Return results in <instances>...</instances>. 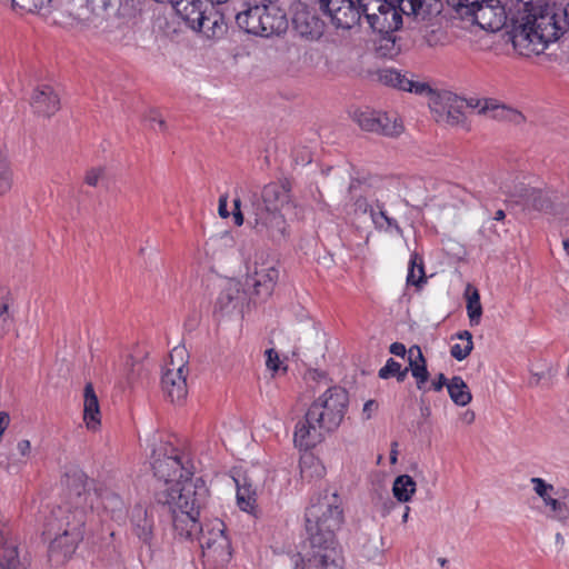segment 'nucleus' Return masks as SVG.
Instances as JSON below:
<instances>
[{
    "instance_id": "nucleus-1",
    "label": "nucleus",
    "mask_w": 569,
    "mask_h": 569,
    "mask_svg": "<svg viewBox=\"0 0 569 569\" xmlns=\"http://www.w3.org/2000/svg\"><path fill=\"white\" fill-rule=\"evenodd\" d=\"M305 519L308 547L299 569H342L336 540L343 522L340 497L328 491L320 495L307 508Z\"/></svg>"
},
{
    "instance_id": "nucleus-2",
    "label": "nucleus",
    "mask_w": 569,
    "mask_h": 569,
    "mask_svg": "<svg viewBox=\"0 0 569 569\" xmlns=\"http://www.w3.org/2000/svg\"><path fill=\"white\" fill-rule=\"evenodd\" d=\"M87 480V476L80 470L66 475V485L70 496L74 498V508L60 506L53 509L46 525V533L51 538L49 556L56 561L69 558L83 539L90 496Z\"/></svg>"
},
{
    "instance_id": "nucleus-3",
    "label": "nucleus",
    "mask_w": 569,
    "mask_h": 569,
    "mask_svg": "<svg viewBox=\"0 0 569 569\" xmlns=\"http://www.w3.org/2000/svg\"><path fill=\"white\" fill-rule=\"evenodd\" d=\"M506 6L513 21L511 41L522 56L542 53L563 33V27L547 0H508Z\"/></svg>"
},
{
    "instance_id": "nucleus-4",
    "label": "nucleus",
    "mask_w": 569,
    "mask_h": 569,
    "mask_svg": "<svg viewBox=\"0 0 569 569\" xmlns=\"http://www.w3.org/2000/svg\"><path fill=\"white\" fill-rule=\"evenodd\" d=\"M348 403V392L343 388H328L297 423L293 435L296 446L307 450L321 442L326 433L337 430L345 418Z\"/></svg>"
},
{
    "instance_id": "nucleus-5",
    "label": "nucleus",
    "mask_w": 569,
    "mask_h": 569,
    "mask_svg": "<svg viewBox=\"0 0 569 569\" xmlns=\"http://www.w3.org/2000/svg\"><path fill=\"white\" fill-rule=\"evenodd\" d=\"M234 19L246 33L266 38L286 32L289 26L286 9L269 2L247 4Z\"/></svg>"
},
{
    "instance_id": "nucleus-6",
    "label": "nucleus",
    "mask_w": 569,
    "mask_h": 569,
    "mask_svg": "<svg viewBox=\"0 0 569 569\" xmlns=\"http://www.w3.org/2000/svg\"><path fill=\"white\" fill-rule=\"evenodd\" d=\"M151 466L154 476L164 482L166 488L174 485L178 479L193 476V466L186 455L168 442H162L152 449Z\"/></svg>"
},
{
    "instance_id": "nucleus-7",
    "label": "nucleus",
    "mask_w": 569,
    "mask_h": 569,
    "mask_svg": "<svg viewBox=\"0 0 569 569\" xmlns=\"http://www.w3.org/2000/svg\"><path fill=\"white\" fill-rule=\"evenodd\" d=\"M208 488L201 478L187 476L178 479L174 485L168 486L160 493V501L174 509L200 510L207 501Z\"/></svg>"
},
{
    "instance_id": "nucleus-8",
    "label": "nucleus",
    "mask_w": 569,
    "mask_h": 569,
    "mask_svg": "<svg viewBox=\"0 0 569 569\" xmlns=\"http://www.w3.org/2000/svg\"><path fill=\"white\" fill-rule=\"evenodd\" d=\"M530 483L541 500L540 511L546 519L569 528V489L555 487L539 477H532Z\"/></svg>"
},
{
    "instance_id": "nucleus-9",
    "label": "nucleus",
    "mask_w": 569,
    "mask_h": 569,
    "mask_svg": "<svg viewBox=\"0 0 569 569\" xmlns=\"http://www.w3.org/2000/svg\"><path fill=\"white\" fill-rule=\"evenodd\" d=\"M246 284L257 296L269 297L279 278L277 261L266 251L258 250L244 260Z\"/></svg>"
},
{
    "instance_id": "nucleus-10",
    "label": "nucleus",
    "mask_w": 569,
    "mask_h": 569,
    "mask_svg": "<svg viewBox=\"0 0 569 569\" xmlns=\"http://www.w3.org/2000/svg\"><path fill=\"white\" fill-rule=\"evenodd\" d=\"M361 18L369 27L383 36H391L402 26L400 2L389 0H359Z\"/></svg>"
},
{
    "instance_id": "nucleus-11",
    "label": "nucleus",
    "mask_w": 569,
    "mask_h": 569,
    "mask_svg": "<svg viewBox=\"0 0 569 569\" xmlns=\"http://www.w3.org/2000/svg\"><path fill=\"white\" fill-rule=\"evenodd\" d=\"M198 540L202 556L208 562L216 567H223L230 561L232 557L231 542L221 520L214 519L206 523Z\"/></svg>"
},
{
    "instance_id": "nucleus-12",
    "label": "nucleus",
    "mask_w": 569,
    "mask_h": 569,
    "mask_svg": "<svg viewBox=\"0 0 569 569\" xmlns=\"http://www.w3.org/2000/svg\"><path fill=\"white\" fill-rule=\"evenodd\" d=\"M249 223L256 234L280 244L289 238L288 223L279 210L268 209L263 203H251Z\"/></svg>"
},
{
    "instance_id": "nucleus-13",
    "label": "nucleus",
    "mask_w": 569,
    "mask_h": 569,
    "mask_svg": "<svg viewBox=\"0 0 569 569\" xmlns=\"http://www.w3.org/2000/svg\"><path fill=\"white\" fill-rule=\"evenodd\" d=\"M184 356L186 350L183 348H174L161 378L162 391L172 403H181L188 395L187 376L189 368Z\"/></svg>"
},
{
    "instance_id": "nucleus-14",
    "label": "nucleus",
    "mask_w": 569,
    "mask_h": 569,
    "mask_svg": "<svg viewBox=\"0 0 569 569\" xmlns=\"http://www.w3.org/2000/svg\"><path fill=\"white\" fill-rule=\"evenodd\" d=\"M430 108L437 122L451 127H463L469 130V127L467 126V118L463 112L466 108V99L460 98L450 91H445L431 99Z\"/></svg>"
},
{
    "instance_id": "nucleus-15",
    "label": "nucleus",
    "mask_w": 569,
    "mask_h": 569,
    "mask_svg": "<svg viewBox=\"0 0 569 569\" xmlns=\"http://www.w3.org/2000/svg\"><path fill=\"white\" fill-rule=\"evenodd\" d=\"M318 2L336 28L348 30L361 20L359 0H318Z\"/></svg>"
},
{
    "instance_id": "nucleus-16",
    "label": "nucleus",
    "mask_w": 569,
    "mask_h": 569,
    "mask_svg": "<svg viewBox=\"0 0 569 569\" xmlns=\"http://www.w3.org/2000/svg\"><path fill=\"white\" fill-rule=\"evenodd\" d=\"M356 121L365 131L389 137L399 136L403 131V126L396 114L367 110L357 113Z\"/></svg>"
},
{
    "instance_id": "nucleus-17",
    "label": "nucleus",
    "mask_w": 569,
    "mask_h": 569,
    "mask_svg": "<svg viewBox=\"0 0 569 569\" xmlns=\"http://www.w3.org/2000/svg\"><path fill=\"white\" fill-rule=\"evenodd\" d=\"M507 14L500 0H481L471 18L481 29L495 32L505 26Z\"/></svg>"
},
{
    "instance_id": "nucleus-18",
    "label": "nucleus",
    "mask_w": 569,
    "mask_h": 569,
    "mask_svg": "<svg viewBox=\"0 0 569 569\" xmlns=\"http://www.w3.org/2000/svg\"><path fill=\"white\" fill-rule=\"evenodd\" d=\"M292 24L301 38L310 41L320 39L326 28L319 16L302 3L295 8Z\"/></svg>"
},
{
    "instance_id": "nucleus-19",
    "label": "nucleus",
    "mask_w": 569,
    "mask_h": 569,
    "mask_svg": "<svg viewBox=\"0 0 569 569\" xmlns=\"http://www.w3.org/2000/svg\"><path fill=\"white\" fill-rule=\"evenodd\" d=\"M172 512V526L174 535L180 540L198 539L202 532V525L199 521L200 510L198 509H174Z\"/></svg>"
},
{
    "instance_id": "nucleus-20",
    "label": "nucleus",
    "mask_w": 569,
    "mask_h": 569,
    "mask_svg": "<svg viewBox=\"0 0 569 569\" xmlns=\"http://www.w3.org/2000/svg\"><path fill=\"white\" fill-rule=\"evenodd\" d=\"M518 197L527 208L557 213L556 200L557 194L548 189H538L533 187H521Z\"/></svg>"
},
{
    "instance_id": "nucleus-21",
    "label": "nucleus",
    "mask_w": 569,
    "mask_h": 569,
    "mask_svg": "<svg viewBox=\"0 0 569 569\" xmlns=\"http://www.w3.org/2000/svg\"><path fill=\"white\" fill-rule=\"evenodd\" d=\"M378 79L386 86L418 94L431 91L427 83L415 80L412 74L411 77H408L407 73H401L399 70L391 68L379 70Z\"/></svg>"
},
{
    "instance_id": "nucleus-22",
    "label": "nucleus",
    "mask_w": 569,
    "mask_h": 569,
    "mask_svg": "<svg viewBox=\"0 0 569 569\" xmlns=\"http://www.w3.org/2000/svg\"><path fill=\"white\" fill-rule=\"evenodd\" d=\"M212 7V4L203 0H176L173 2L177 14L190 29H193L196 26H201L204 13Z\"/></svg>"
},
{
    "instance_id": "nucleus-23",
    "label": "nucleus",
    "mask_w": 569,
    "mask_h": 569,
    "mask_svg": "<svg viewBox=\"0 0 569 569\" xmlns=\"http://www.w3.org/2000/svg\"><path fill=\"white\" fill-rule=\"evenodd\" d=\"M31 107L40 117H51L60 109V99L47 84L38 87L31 97Z\"/></svg>"
},
{
    "instance_id": "nucleus-24",
    "label": "nucleus",
    "mask_w": 569,
    "mask_h": 569,
    "mask_svg": "<svg viewBox=\"0 0 569 569\" xmlns=\"http://www.w3.org/2000/svg\"><path fill=\"white\" fill-rule=\"evenodd\" d=\"M192 30L202 33L209 40L221 39L228 30L224 16L213 7L204 13L201 26H196Z\"/></svg>"
},
{
    "instance_id": "nucleus-25",
    "label": "nucleus",
    "mask_w": 569,
    "mask_h": 569,
    "mask_svg": "<svg viewBox=\"0 0 569 569\" xmlns=\"http://www.w3.org/2000/svg\"><path fill=\"white\" fill-rule=\"evenodd\" d=\"M401 16H413L418 20H426L441 11L439 0H400Z\"/></svg>"
},
{
    "instance_id": "nucleus-26",
    "label": "nucleus",
    "mask_w": 569,
    "mask_h": 569,
    "mask_svg": "<svg viewBox=\"0 0 569 569\" xmlns=\"http://www.w3.org/2000/svg\"><path fill=\"white\" fill-rule=\"evenodd\" d=\"M289 200L288 190L279 183L267 184L260 198H256L251 203H263L268 209L279 210Z\"/></svg>"
},
{
    "instance_id": "nucleus-27",
    "label": "nucleus",
    "mask_w": 569,
    "mask_h": 569,
    "mask_svg": "<svg viewBox=\"0 0 569 569\" xmlns=\"http://www.w3.org/2000/svg\"><path fill=\"white\" fill-rule=\"evenodd\" d=\"M244 291L239 280L229 279L221 290L217 305L222 311H230L243 299Z\"/></svg>"
},
{
    "instance_id": "nucleus-28",
    "label": "nucleus",
    "mask_w": 569,
    "mask_h": 569,
    "mask_svg": "<svg viewBox=\"0 0 569 569\" xmlns=\"http://www.w3.org/2000/svg\"><path fill=\"white\" fill-rule=\"evenodd\" d=\"M408 369L411 371L412 377L417 380V388L419 390H423L425 385L429 379V371L427 369L426 359L419 346L415 345L408 350Z\"/></svg>"
},
{
    "instance_id": "nucleus-29",
    "label": "nucleus",
    "mask_w": 569,
    "mask_h": 569,
    "mask_svg": "<svg viewBox=\"0 0 569 569\" xmlns=\"http://www.w3.org/2000/svg\"><path fill=\"white\" fill-rule=\"evenodd\" d=\"M8 528L0 519V569H23L17 548L7 541Z\"/></svg>"
},
{
    "instance_id": "nucleus-30",
    "label": "nucleus",
    "mask_w": 569,
    "mask_h": 569,
    "mask_svg": "<svg viewBox=\"0 0 569 569\" xmlns=\"http://www.w3.org/2000/svg\"><path fill=\"white\" fill-rule=\"evenodd\" d=\"M83 398V419L89 429H96L100 425V407L91 382L84 386Z\"/></svg>"
},
{
    "instance_id": "nucleus-31",
    "label": "nucleus",
    "mask_w": 569,
    "mask_h": 569,
    "mask_svg": "<svg viewBox=\"0 0 569 569\" xmlns=\"http://www.w3.org/2000/svg\"><path fill=\"white\" fill-rule=\"evenodd\" d=\"M100 501L103 510L117 521L123 520L127 513V502L124 499L111 489H104L100 492Z\"/></svg>"
},
{
    "instance_id": "nucleus-32",
    "label": "nucleus",
    "mask_w": 569,
    "mask_h": 569,
    "mask_svg": "<svg viewBox=\"0 0 569 569\" xmlns=\"http://www.w3.org/2000/svg\"><path fill=\"white\" fill-rule=\"evenodd\" d=\"M132 525L136 536L146 545H151L153 537V520L148 511L138 507L133 510Z\"/></svg>"
},
{
    "instance_id": "nucleus-33",
    "label": "nucleus",
    "mask_w": 569,
    "mask_h": 569,
    "mask_svg": "<svg viewBox=\"0 0 569 569\" xmlns=\"http://www.w3.org/2000/svg\"><path fill=\"white\" fill-rule=\"evenodd\" d=\"M147 357V352L137 350L133 353L127 356L123 366V376L128 383H133L138 379L147 375V367L143 363V359Z\"/></svg>"
},
{
    "instance_id": "nucleus-34",
    "label": "nucleus",
    "mask_w": 569,
    "mask_h": 569,
    "mask_svg": "<svg viewBox=\"0 0 569 569\" xmlns=\"http://www.w3.org/2000/svg\"><path fill=\"white\" fill-rule=\"evenodd\" d=\"M487 110L488 113L486 117L489 119L507 121L515 124H520L525 121V117L520 111L508 106L500 104L495 99H492L491 104Z\"/></svg>"
},
{
    "instance_id": "nucleus-35",
    "label": "nucleus",
    "mask_w": 569,
    "mask_h": 569,
    "mask_svg": "<svg viewBox=\"0 0 569 569\" xmlns=\"http://www.w3.org/2000/svg\"><path fill=\"white\" fill-rule=\"evenodd\" d=\"M300 473L309 481L320 479L326 475V468L315 455L306 452L300 458Z\"/></svg>"
},
{
    "instance_id": "nucleus-36",
    "label": "nucleus",
    "mask_w": 569,
    "mask_h": 569,
    "mask_svg": "<svg viewBox=\"0 0 569 569\" xmlns=\"http://www.w3.org/2000/svg\"><path fill=\"white\" fill-rule=\"evenodd\" d=\"M370 217L376 229L385 232L395 230L398 234H402V229L398 222L387 214L383 204L379 201L375 208H371Z\"/></svg>"
},
{
    "instance_id": "nucleus-37",
    "label": "nucleus",
    "mask_w": 569,
    "mask_h": 569,
    "mask_svg": "<svg viewBox=\"0 0 569 569\" xmlns=\"http://www.w3.org/2000/svg\"><path fill=\"white\" fill-rule=\"evenodd\" d=\"M450 399L457 405L465 407L470 403L472 396L467 383L459 376H455L447 385Z\"/></svg>"
},
{
    "instance_id": "nucleus-38",
    "label": "nucleus",
    "mask_w": 569,
    "mask_h": 569,
    "mask_svg": "<svg viewBox=\"0 0 569 569\" xmlns=\"http://www.w3.org/2000/svg\"><path fill=\"white\" fill-rule=\"evenodd\" d=\"M417 490V483L409 475L398 476L392 485V493L399 502H409Z\"/></svg>"
},
{
    "instance_id": "nucleus-39",
    "label": "nucleus",
    "mask_w": 569,
    "mask_h": 569,
    "mask_svg": "<svg viewBox=\"0 0 569 569\" xmlns=\"http://www.w3.org/2000/svg\"><path fill=\"white\" fill-rule=\"evenodd\" d=\"M237 483V501L243 511H250L256 503V489L246 488V476L236 479Z\"/></svg>"
},
{
    "instance_id": "nucleus-40",
    "label": "nucleus",
    "mask_w": 569,
    "mask_h": 569,
    "mask_svg": "<svg viewBox=\"0 0 569 569\" xmlns=\"http://www.w3.org/2000/svg\"><path fill=\"white\" fill-rule=\"evenodd\" d=\"M423 282H426L423 260L415 252L410 257L407 283L418 287Z\"/></svg>"
},
{
    "instance_id": "nucleus-41",
    "label": "nucleus",
    "mask_w": 569,
    "mask_h": 569,
    "mask_svg": "<svg viewBox=\"0 0 569 569\" xmlns=\"http://www.w3.org/2000/svg\"><path fill=\"white\" fill-rule=\"evenodd\" d=\"M457 338L462 340V343L453 345L450 353L455 359L462 361L473 349L472 335L468 330H463L457 333Z\"/></svg>"
},
{
    "instance_id": "nucleus-42",
    "label": "nucleus",
    "mask_w": 569,
    "mask_h": 569,
    "mask_svg": "<svg viewBox=\"0 0 569 569\" xmlns=\"http://www.w3.org/2000/svg\"><path fill=\"white\" fill-rule=\"evenodd\" d=\"M91 11L106 17H116L120 9L122 0H86Z\"/></svg>"
},
{
    "instance_id": "nucleus-43",
    "label": "nucleus",
    "mask_w": 569,
    "mask_h": 569,
    "mask_svg": "<svg viewBox=\"0 0 569 569\" xmlns=\"http://www.w3.org/2000/svg\"><path fill=\"white\" fill-rule=\"evenodd\" d=\"M52 0H12L13 4L27 12L46 16L50 12Z\"/></svg>"
},
{
    "instance_id": "nucleus-44",
    "label": "nucleus",
    "mask_w": 569,
    "mask_h": 569,
    "mask_svg": "<svg viewBox=\"0 0 569 569\" xmlns=\"http://www.w3.org/2000/svg\"><path fill=\"white\" fill-rule=\"evenodd\" d=\"M467 313L471 326L479 325L482 315V307L480 303L479 292L476 289L468 296Z\"/></svg>"
},
{
    "instance_id": "nucleus-45",
    "label": "nucleus",
    "mask_w": 569,
    "mask_h": 569,
    "mask_svg": "<svg viewBox=\"0 0 569 569\" xmlns=\"http://www.w3.org/2000/svg\"><path fill=\"white\" fill-rule=\"evenodd\" d=\"M13 322V317L9 311V301L2 295L0 296V338L9 332Z\"/></svg>"
},
{
    "instance_id": "nucleus-46",
    "label": "nucleus",
    "mask_w": 569,
    "mask_h": 569,
    "mask_svg": "<svg viewBox=\"0 0 569 569\" xmlns=\"http://www.w3.org/2000/svg\"><path fill=\"white\" fill-rule=\"evenodd\" d=\"M11 188V172L7 159L0 154V197Z\"/></svg>"
},
{
    "instance_id": "nucleus-47",
    "label": "nucleus",
    "mask_w": 569,
    "mask_h": 569,
    "mask_svg": "<svg viewBox=\"0 0 569 569\" xmlns=\"http://www.w3.org/2000/svg\"><path fill=\"white\" fill-rule=\"evenodd\" d=\"M492 99H478V98H470L466 99V108L475 109L477 110V113L480 116H487L488 110L487 108L490 107Z\"/></svg>"
},
{
    "instance_id": "nucleus-48",
    "label": "nucleus",
    "mask_w": 569,
    "mask_h": 569,
    "mask_svg": "<svg viewBox=\"0 0 569 569\" xmlns=\"http://www.w3.org/2000/svg\"><path fill=\"white\" fill-rule=\"evenodd\" d=\"M401 368V365L397 362L393 358H389L386 365L380 368L378 376L381 379H389L395 376Z\"/></svg>"
},
{
    "instance_id": "nucleus-49",
    "label": "nucleus",
    "mask_w": 569,
    "mask_h": 569,
    "mask_svg": "<svg viewBox=\"0 0 569 569\" xmlns=\"http://www.w3.org/2000/svg\"><path fill=\"white\" fill-rule=\"evenodd\" d=\"M481 0H458L456 3L457 10L467 17H472V12L476 10V7L479 6Z\"/></svg>"
},
{
    "instance_id": "nucleus-50",
    "label": "nucleus",
    "mask_w": 569,
    "mask_h": 569,
    "mask_svg": "<svg viewBox=\"0 0 569 569\" xmlns=\"http://www.w3.org/2000/svg\"><path fill=\"white\" fill-rule=\"evenodd\" d=\"M103 176V169L102 168H92L87 171L84 177V182L91 187H96Z\"/></svg>"
},
{
    "instance_id": "nucleus-51",
    "label": "nucleus",
    "mask_w": 569,
    "mask_h": 569,
    "mask_svg": "<svg viewBox=\"0 0 569 569\" xmlns=\"http://www.w3.org/2000/svg\"><path fill=\"white\" fill-rule=\"evenodd\" d=\"M266 356H267V361H266L267 368L270 369L271 371H277L280 367V359H279L278 353L273 349H268L266 351Z\"/></svg>"
},
{
    "instance_id": "nucleus-52",
    "label": "nucleus",
    "mask_w": 569,
    "mask_h": 569,
    "mask_svg": "<svg viewBox=\"0 0 569 569\" xmlns=\"http://www.w3.org/2000/svg\"><path fill=\"white\" fill-rule=\"evenodd\" d=\"M148 121L150 122L151 129L160 131L166 130V122L157 112H151L148 117Z\"/></svg>"
},
{
    "instance_id": "nucleus-53",
    "label": "nucleus",
    "mask_w": 569,
    "mask_h": 569,
    "mask_svg": "<svg viewBox=\"0 0 569 569\" xmlns=\"http://www.w3.org/2000/svg\"><path fill=\"white\" fill-rule=\"evenodd\" d=\"M227 207H228V196L222 194L219 199V206H218V212L221 218L229 217L230 213H229Z\"/></svg>"
},
{
    "instance_id": "nucleus-54",
    "label": "nucleus",
    "mask_w": 569,
    "mask_h": 569,
    "mask_svg": "<svg viewBox=\"0 0 569 569\" xmlns=\"http://www.w3.org/2000/svg\"><path fill=\"white\" fill-rule=\"evenodd\" d=\"M389 351L398 357H405L407 353V349L403 343L401 342H393L391 343Z\"/></svg>"
},
{
    "instance_id": "nucleus-55",
    "label": "nucleus",
    "mask_w": 569,
    "mask_h": 569,
    "mask_svg": "<svg viewBox=\"0 0 569 569\" xmlns=\"http://www.w3.org/2000/svg\"><path fill=\"white\" fill-rule=\"evenodd\" d=\"M449 381H447V378L443 373H439L437 379L432 381L431 388L435 391H440L445 386L448 385Z\"/></svg>"
},
{
    "instance_id": "nucleus-56",
    "label": "nucleus",
    "mask_w": 569,
    "mask_h": 569,
    "mask_svg": "<svg viewBox=\"0 0 569 569\" xmlns=\"http://www.w3.org/2000/svg\"><path fill=\"white\" fill-rule=\"evenodd\" d=\"M378 409V403L375 400H368L363 406V415L366 416V419H370L372 416V412Z\"/></svg>"
},
{
    "instance_id": "nucleus-57",
    "label": "nucleus",
    "mask_w": 569,
    "mask_h": 569,
    "mask_svg": "<svg viewBox=\"0 0 569 569\" xmlns=\"http://www.w3.org/2000/svg\"><path fill=\"white\" fill-rule=\"evenodd\" d=\"M355 206L357 210L362 211L365 213L368 211L371 213V208H375L373 206L369 204L365 198H358L356 200Z\"/></svg>"
},
{
    "instance_id": "nucleus-58",
    "label": "nucleus",
    "mask_w": 569,
    "mask_h": 569,
    "mask_svg": "<svg viewBox=\"0 0 569 569\" xmlns=\"http://www.w3.org/2000/svg\"><path fill=\"white\" fill-rule=\"evenodd\" d=\"M17 449L21 456H28L31 450L30 441L27 439L20 440L17 445Z\"/></svg>"
},
{
    "instance_id": "nucleus-59",
    "label": "nucleus",
    "mask_w": 569,
    "mask_h": 569,
    "mask_svg": "<svg viewBox=\"0 0 569 569\" xmlns=\"http://www.w3.org/2000/svg\"><path fill=\"white\" fill-rule=\"evenodd\" d=\"M408 371L409 369L408 368H400L399 371L397 373H395L393 377H396V379L399 381V382H402L405 381V379L407 378V375H408Z\"/></svg>"
},
{
    "instance_id": "nucleus-60",
    "label": "nucleus",
    "mask_w": 569,
    "mask_h": 569,
    "mask_svg": "<svg viewBox=\"0 0 569 569\" xmlns=\"http://www.w3.org/2000/svg\"><path fill=\"white\" fill-rule=\"evenodd\" d=\"M233 219L237 226H241L243 223V214L241 210L233 211Z\"/></svg>"
},
{
    "instance_id": "nucleus-61",
    "label": "nucleus",
    "mask_w": 569,
    "mask_h": 569,
    "mask_svg": "<svg viewBox=\"0 0 569 569\" xmlns=\"http://www.w3.org/2000/svg\"><path fill=\"white\" fill-rule=\"evenodd\" d=\"M397 447H398V443L393 442L392 443V449H391V452H390V461H391V463H396L397 462V455H398Z\"/></svg>"
},
{
    "instance_id": "nucleus-62",
    "label": "nucleus",
    "mask_w": 569,
    "mask_h": 569,
    "mask_svg": "<svg viewBox=\"0 0 569 569\" xmlns=\"http://www.w3.org/2000/svg\"><path fill=\"white\" fill-rule=\"evenodd\" d=\"M463 420H465L467 423H471V422L475 420V413H473V412H470V411H467V412L463 415Z\"/></svg>"
},
{
    "instance_id": "nucleus-63",
    "label": "nucleus",
    "mask_w": 569,
    "mask_h": 569,
    "mask_svg": "<svg viewBox=\"0 0 569 569\" xmlns=\"http://www.w3.org/2000/svg\"><path fill=\"white\" fill-rule=\"evenodd\" d=\"M506 217V213L503 210H497L496 213H495V217L493 219L497 220V221H500V220H503Z\"/></svg>"
},
{
    "instance_id": "nucleus-64",
    "label": "nucleus",
    "mask_w": 569,
    "mask_h": 569,
    "mask_svg": "<svg viewBox=\"0 0 569 569\" xmlns=\"http://www.w3.org/2000/svg\"><path fill=\"white\" fill-rule=\"evenodd\" d=\"M563 14H565L566 20L569 23V2L567 3V6L563 9Z\"/></svg>"
}]
</instances>
